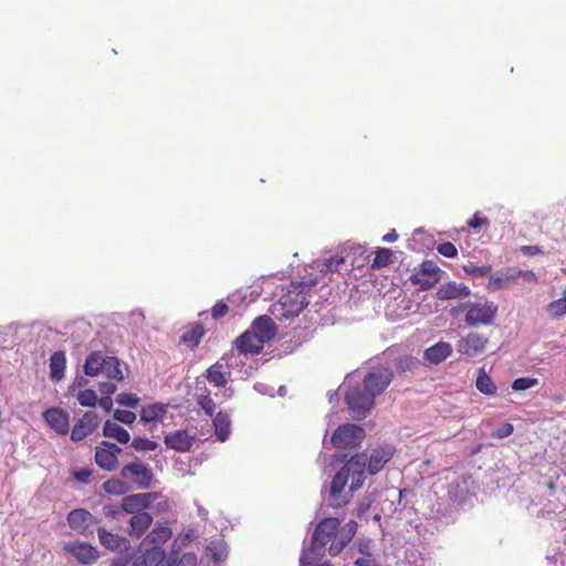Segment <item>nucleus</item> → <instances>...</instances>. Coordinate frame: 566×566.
<instances>
[{
	"instance_id": "nucleus-1",
	"label": "nucleus",
	"mask_w": 566,
	"mask_h": 566,
	"mask_svg": "<svg viewBox=\"0 0 566 566\" xmlns=\"http://www.w3.org/2000/svg\"><path fill=\"white\" fill-rule=\"evenodd\" d=\"M394 453L392 447H385L373 450L369 457L365 452L350 457L332 479L328 505L334 509L347 505L353 493L364 485L366 471L370 475L377 474L391 460Z\"/></svg>"
},
{
	"instance_id": "nucleus-2",
	"label": "nucleus",
	"mask_w": 566,
	"mask_h": 566,
	"mask_svg": "<svg viewBox=\"0 0 566 566\" xmlns=\"http://www.w3.org/2000/svg\"><path fill=\"white\" fill-rule=\"evenodd\" d=\"M339 526L340 522L336 517L322 520L312 535L313 549L324 553L326 545L329 544L328 554L331 556L338 555L354 536V531L352 534L345 535L344 530L339 531Z\"/></svg>"
},
{
	"instance_id": "nucleus-3",
	"label": "nucleus",
	"mask_w": 566,
	"mask_h": 566,
	"mask_svg": "<svg viewBox=\"0 0 566 566\" xmlns=\"http://www.w3.org/2000/svg\"><path fill=\"white\" fill-rule=\"evenodd\" d=\"M345 401L356 419H364L375 406V398L363 388H352L345 395Z\"/></svg>"
},
{
	"instance_id": "nucleus-4",
	"label": "nucleus",
	"mask_w": 566,
	"mask_h": 566,
	"mask_svg": "<svg viewBox=\"0 0 566 566\" xmlns=\"http://www.w3.org/2000/svg\"><path fill=\"white\" fill-rule=\"evenodd\" d=\"M441 270L432 260H424L418 268H415L410 282L419 291H427L433 287L440 280Z\"/></svg>"
},
{
	"instance_id": "nucleus-5",
	"label": "nucleus",
	"mask_w": 566,
	"mask_h": 566,
	"mask_svg": "<svg viewBox=\"0 0 566 566\" xmlns=\"http://www.w3.org/2000/svg\"><path fill=\"white\" fill-rule=\"evenodd\" d=\"M465 323L469 326L490 325L494 322L497 305L493 302H475L467 305Z\"/></svg>"
},
{
	"instance_id": "nucleus-6",
	"label": "nucleus",
	"mask_w": 566,
	"mask_h": 566,
	"mask_svg": "<svg viewBox=\"0 0 566 566\" xmlns=\"http://www.w3.org/2000/svg\"><path fill=\"white\" fill-rule=\"evenodd\" d=\"M365 436V430L361 427L354 423H345L334 431L332 443L338 449L356 448L361 443Z\"/></svg>"
},
{
	"instance_id": "nucleus-7",
	"label": "nucleus",
	"mask_w": 566,
	"mask_h": 566,
	"mask_svg": "<svg viewBox=\"0 0 566 566\" xmlns=\"http://www.w3.org/2000/svg\"><path fill=\"white\" fill-rule=\"evenodd\" d=\"M122 452V448L117 444L103 440L95 448V462L105 471H115L118 468V454Z\"/></svg>"
},
{
	"instance_id": "nucleus-8",
	"label": "nucleus",
	"mask_w": 566,
	"mask_h": 566,
	"mask_svg": "<svg viewBox=\"0 0 566 566\" xmlns=\"http://www.w3.org/2000/svg\"><path fill=\"white\" fill-rule=\"evenodd\" d=\"M392 379V370L388 368L374 369L364 377L363 387L376 398L387 389Z\"/></svg>"
},
{
	"instance_id": "nucleus-9",
	"label": "nucleus",
	"mask_w": 566,
	"mask_h": 566,
	"mask_svg": "<svg viewBox=\"0 0 566 566\" xmlns=\"http://www.w3.org/2000/svg\"><path fill=\"white\" fill-rule=\"evenodd\" d=\"M120 475L124 479H132L140 489L149 488L153 480L151 470L140 461L130 462L124 465L120 470Z\"/></svg>"
},
{
	"instance_id": "nucleus-10",
	"label": "nucleus",
	"mask_w": 566,
	"mask_h": 566,
	"mask_svg": "<svg viewBox=\"0 0 566 566\" xmlns=\"http://www.w3.org/2000/svg\"><path fill=\"white\" fill-rule=\"evenodd\" d=\"M488 343V337L479 333H469L458 340L457 350L462 355L474 357L484 352Z\"/></svg>"
},
{
	"instance_id": "nucleus-11",
	"label": "nucleus",
	"mask_w": 566,
	"mask_h": 566,
	"mask_svg": "<svg viewBox=\"0 0 566 566\" xmlns=\"http://www.w3.org/2000/svg\"><path fill=\"white\" fill-rule=\"evenodd\" d=\"M264 343L254 332L248 329L235 338L234 346L240 354L258 355L262 352Z\"/></svg>"
},
{
	"instance_id": "nucleus-12",
	"label": "nucleus",
	"mask_w": 566,
	"mask_h": 566,
	"mask_svg": "<svg viewBox=\"0 0 566 566\" xmlns=\"http://www.w3.org/2000/svg\"><path fill=\"white\" fill-rule=\"evenodd\" d=\"M99 417L95 411H87L84 416L74 424L71 439L73 441H81L90 433H92L98 426Z\"/></svg>"
},
{
	"instance_id": "nucleus-13",
	"label": "nucleus",
	"mask_w": 566,
	"mask_h": 566,
	"mask_svg": "<svg viewBox=\"0 0 566 566\" xmlns=\"http://www.w3.org/2000/svg\"><path fill=\"white\" fill-rule=\"evenodd\" d=\"M196 436L191 434L188 430H176L165 436L164 442L167 448L177 452L190 451Z\"/></svg>"
},
{
	"instance_id": "nucleus-14",
	"label": "nucleus",
	"mask_w": 566,
	"mask_h": 566,
	"mask_svg": "<svg viewBox=\"0 0 566 566\" xmlns=\"http://www.w3.org/2000/svg\"><path fill=\"white\" fill-rule=\"evenodd\" d=\"M156 499L155 493H138L133 495H126L122 500V510L129 514H136L137 512H144L148 509Z\"/></svg>"
},
{
	"instance_id": "nucleus-15",
	"label": "nucleus",
	"mask_w": 566,
	"mask_h": 566,
	"mask_svg": "<svg viewBox=\"0 0 566 566\" xmlns=\"http://www.w3.org/2000/svg\"><path fill=\"white\" fill-rule=\"evenodd\" d=\"M45 422L59 434H66L70 429L69 413L61 408H50L43 412Z\"/></svg>"
},
{
	"instance_id": "nucleus-16",
	"label": "nucleus",
	"mask_w": 566,
	"mask_h": 566,
	"mask_svg": "<svg viewBox=\"0 0 566 566\" xmlns=\"http://www.w3.org/2000/svg\"><path fill=\"white\" fill-rule=\"evenodd\" d=\"M70 527L78 533H84L88 527L98 523L93 514L87 510L76 509L67 514Z\"/></svg>"
},
{
	"instance_id": "nucleus-17",
	"label": "nucleus",
	"mask_w": 566,
	"mask_h": 566,
	"mask_svg": "<svg viewBox=\"0 0 566 566\" xmlns=\"http://www.w3.org/2000/svg\"><path fill=\"white\" fill-rule=\"evenodd\" d=\"M65 551L72 554L82 564H92L98 557V552L92 545L85 543H69L65 545Z\"/></svg>"
},
{
	"instance_id": "nucleus-18",
	"label": "nucleus",
	"mask_w": 566,
	"mask_h": 566,
	"mask_svg": "<svg viewBox=\"0 0 566 566\" xmlns=\"http://www.w3.org/2000/svg\"><path fill=\"white\" fill-rule=\"evenodd\" d=\"M526 275L533 276L534 274L532 271L524 272L522 270L507 271L506 273L497 272L492 275L490 274V275H488L489 276L488 289L492 290V291L503 289L507 284L515 282L517 277L526 276Z\"/></svg>"
},
{
	"instance_id": "nucleus-19",
	"label": "nucleus",
	"mask_w": 566,
	"mask_h": 566,
	"mask_svg": "<svg viewBox=\"0 0 566 566\" xmlns=\"http://www.w3.org/2000/svg\"><path fill=\"white\" fill-rule=\"evenodd\" d=\"M250 329L266 343L275 336L276 325L271 317L262 315L254 319Z\"/></svg>"
},
{
	"instance_id": "nucleus-20",
	"label": "nucleus",
	"mask_w": 566,
	"mask_h": 566,
	"mask_svg": "<svg viewBox=\"0 0 566 566\" xmlns=\"http://www.w3.org/2000/svg\"><path fill=\"white\" fill-rule=\"evenodd\" d=\"M452 354V346L447 342H439L427 348L423 353L426 361L438 365L446 360Z\"/></svg>"
},
{
	"instance_id": "nucleus-21",
	"label": "nucleus",
	"mask_w": 566,
	"mask_h": 566,
	"mask_svg": "<svg viewBox=\"0 0 566 566\" xmlns=\"http://www.w3.org/2000/svg\"><path fill=\"white\" fill-rule=\"evenodd\" d=\"M153 517L147 512H137L129 521V535L139 538L151 525Z\"/></svg>"
},
{
	"instance_id": "nucleus-22",
	"label": "nucleus",
	"mask_w": 566,
	"mask_h": 566,
	"mask_svg": "<svg viewBox=\"0 0 566 566\" xmlns=\"http://www.w3.org/2000/svg\"><path fill=\"white\" fill-rule=\"evenodd\" d=\"M470 291L467 286L457 284L455 282H448L442 284L437 291V298L447 301L458 298L461 296H468Z\"/></svg>"
},
{
	"instance_id": "nucleus-23",
	"label": "nucleus",
	"mask_w": 566,
	"mask_h": 566,
	"mask_svg": "<svg viewBox=\"0 0 566 566\" xmlns=\"http://www.w3.org/2000/svg\"><path fill=\"white\" fill-rule=\"evenodd\" d=\"M66 367L65 352L56 350L51 355L50 358V376L54 381H60L64 377Z\"/></svg>"
},
{
	"instance_id": "nucleus-24",
	"label": "nucleus",
	"mask_w": 566,
	"mask_h": 566,
	"mask_svg": "<svg viewBox=\"0 0 566 566\" xmlns=\"http://www.w3.org/2000/svg\"><path fill=\"white\" fill-rule=\"evenodd\" d=\"M103 434L107 438L115 439L119 443L126 444L130 440L129 432L117 422L106 420L103 427Z\"/></svg>"
},
{
	"instance_id": "nucleus-25",
	"label": "nucleus",
	"mask_w": 566,
	"mask_h": 566,
	"mask_svg": "<svg viewBox=\"0 0 566 566\" xmlns=\"http://www.w3.org/2000/svg\"><path fill=\"white\" fill-rule=\"evenodd\" d=\"M105 355H103L101 352H93L91 353L84 364V373L87 376L95 377L102 374L103 366L106 360Z\"/></svg>"
},
{
	"instance_id": "nucleus-26",
	"label": "nucleus",
	"mask_w": 566,
	"mask_h": 566,
	"mask_svg": "<svg viewBox=\"0 0 566 566\" xmlns=\"http://www.w3.org/2000/svg\"><path fill=\"white\" fill-rule=\"evenodd\" d=\"M214 433L218 440L226 441L230 436L231 420L230 416L224 411H219L212 419Z\"/></svg>"
},
{
	"instance_id": "nucleus-27",
	"label": "nucleus",
	"mask_w": 566,
	"mask_h": 566,
	"mask_svg": "<svg viewBox=\"0 0 566 566\" xmlns=\"http://www.w3.org/2000/svg\"><path fill=\"white\" fill-rule=\"evenodd\" d=\"M475 386L476 389L485 396H495L497 392L496 385L494 384L492 378L486 374L484 367L478 370Z\"/></svg>"
},
{
	"instance_id": "nucleus-28",
	"label": "nucleus",
	"mask_w": 566,
	"mask_h": 566,
	"mask_svg": "<svg viewBox=\"0 0 566 566\" xmlns=\"http://www.w3.org/2000/svg\"><path fill=\"white\" fill-rule=\"evenodd\" d=\"M203 334L205 328L202 324L195 323L181 335L180 342L190 348H195L199 345Z\"/></svg>"
},
{
	"instance_id": "nucleus-29",
	"label": "nucleus",
	"mask_w": 566,
	"mask_h": 566,
	"mask_svg": "<svg viewBox=\"0 0 566 566\" xmlns=\"http://www.w3.org/2000/svg\"><path fill=\"white\" fill-rule=\"evenodd\" d=\"M102 374H104L109 380L120 382L124 376L118 358L114 356H107L103 366Z\"/></svg>"
},
{
	"instance_id": "nucleus-30",
	"label": "nucleus",
	"mask_w": 566,
	"mask_h": 566,
	"mask_svg": "<svg viewBox=\"0 0 566 566\" xmlns=\"http://www.w3.org/2000/svg\"><path fill=\"white\" fill-rule=\"evenodd\" d=\"M167 412V407L163 403H154L143 407L140 418L144 422H151L161 419Z\"/></svg>"
},
{
	"instance_id": "nucleus-31",
	"label": "nucleus",
	"mask_w": 566,
	"mask_h": 566,
	"mask_svg": "<svg viewBox=\"0 0 566 566\" xmlns=\"http://www.w3.org/2000/svg\"><path fill=\"white\" fill-rule=\"evenodd\" d=\"M97 535L101 544L112 551L119 549L123 544V538L116 534L108 532L105 527L97 528Z\"/></svg>"
},
{
	"instance_id": "nucleus-32",
	"label": "nucleus",
	"mask_w": 566,
	"mask_h": 566,
	"mask_svg": "<svg viewBox=\"0 0 566 566\" xmlns=\"http://www.w3.org/2000/svg\"><path fill=\"white\" fill-rule=\"evenodd\" d=\"M207 379L216 387H224L228 382L226 371L220 363H216L207 369Z\"/></svg>"
},
{
	"instance_id": "nucleus-33",
	"label": "nucleus",
	"mask_w": 566,
	"mask_h": 566,
	"mask_svg": "<svg viewBox=\"0 0 566 566\" xmlns=\"http://www.w3.org/2000/svg\"><path fill=\"white\" fill-rule=\"evenodd\" d=\"M206 554L213 562H221L227 555V546L223 541H212L207 545Z\"/></svg>"
},
{
	"instance_id": "nucleus-34",
	"label": "nucleus",
	"mask_w": 566,
	"mask_h": 566,
	"mask_svg": "<svg viewBox=\"0 0 566 566\" xmlns=\"http://www.w3.org/2000/svg\"><path fill=\"white\" fill-rule=\"evenodd\" d=\"M170 537L171 530L167 525H158L146 536V541L160 545L166 543Z\"/></svg>"
},
{
	"instance_id": "nucleus-35",
	"label": "nucleus",
	"mask_w": 566,
	"mask_h": 566,
	"mask_svg": "<svg viewBox=\"0 0 566 566\" xmlns=\"http://www.w3.org/2000/svg\"><path fill=\"white\" fill-rule=\"evenodd\" d=\"M392 262V251L388 248H378L371 262L373 269H382Z\"/></svg>"
},
{
	"instance_id": "nucleus-36",
	"label": "nucleus",
	"mask_w": 566,
	"mask_h": 566,
	"mask_svg": "<svg viewBox=\"0 0 566 566\" xmlns=\"http://www.w3.org/2000/svg\"><path fill=\"white\" fill-rule=\"evenodd\" d=\"M103 490L111 495H124L128 492V485L119 479H109L104 482Z\"/></svg>"
},
{
	"instance_id": "nucleus-37",
	"label": "nucleus",
	"mask_w": 566,
	"mask_h": 566,
	"mask_svg": "<svg viewBox=\"0 0 566 566\" xmlns=\"http://www.w3.org/2000/svg\"><path fill=\"white\" fill-rule=\"evenodd\" d=\"M78 403L83 407H95L98 398L93 389H82L76 394Z\"/></svg>"
},
{
	"instance_id": "nucleus-38",
	"label": "nucleus",
	"mask_w": 566,
	"mask_h": 566,
	"mask_svg": "<svg viewBox=\"0 0 566 566\" xmlns=\"http://www.w3.org/2000/svg\"><path fill=\"white\" fill-rule=\"evenodd\" d=\"M547 312L552 317H559L566 314V287L563 297L548 304Z\"/></svg>"
},
{
	"instance_id": "nucleus-39",
	"label": "nucleus",
	"mask_w": 566,
	"mask_h": 566,
	"mask_svg": "<svg viewBox=\"0 0 566 566\" xmlns=\"http://www.w3.org/2000/svg\"><path fill=\"white\" fill-rule=\"evenodd\" d=\"M324 555L323 552H316L313 549V545L311 544V547L303 552L301 556V566H316L317 560Z\"/></svg>"
},
{
	"instance_id": "nucleus-40",
	"label": "nucleus",
	"mask_w": 566,
	"mask_h": 566,
	"mask_svg": "<svg viewBox=\"0 0 566 566\" xmlns=\"http://www.w3.org/2000/svg\"><path fill=\"white\" fill-rule=\"evenodd\" d=\"M462 269L467 274H470V275H473L476 277H485V276L490 275L491 270H492L491 265L478 266V265L473 264L472 262L464 264L462 266Z\"/></svg>"
},
{
	"instance_id": "nucleus-41",
	"label": "nucleus",
	"mask_w": 566,
	"mask_h": 566,
	"mask_svg": "<svg viewBox=\"0 0 566 566\" xmlns=\"http://www.w3.org/2000/svg\"><path fill=\"white\" fill-rule=\"evenodd\" d=\"M197 403L209 417H212L216 409V403L209 394H201L197 397Z\"/></svg>"
},
{
	"instance_id": "nucleus-42",
	"label": "nucleus",
	"mask_w": 566,
	"mask_h": 566,
	"mask_svg": "<svg viewBox=\"0 0 566 566\" xmlns=\"http://www.w3.org/2000/svg\"><path fill=\"white\" fill-rule=\"evenodd\" d=\"M537 384H538L537 378L521 377V378H516L512 382V389L514 391H523V390L530 389L532 387H535Z\"/></svg>"
},
{
	"instance_id": "nucleus-43",
	"label": "nucleus",
	"mask_w": 566,
	"mask_h": 566,
	"mask_svg": "<svg viewBox=\"0 0 566 566\" xmlns=\"http://www.w3.org/2000/svg\"><path fill=\"white\" fill-rule=\"evenodd\" d=\"M345 259L340 255L332 256L324 261L322 272L325 273H333L338 271L339 266L344 264Z\"/></svg>"
},
{
	"instance_id": "nucleus-44",
	"label": "nucleus",
	"mask_w": 566,
	"mask_h": 566,
	"mask_svg": "<svg viewBox=\"0 0 566 566\" xmlns=\"http://www.w3.org/2000/svg\"><path fill=\"white\" fill-rule=\"evenodd\" d=\"M132 447L139 451H154L157 448V443L150 439L137 437L133 440Z\"/></svg>"
},
{
	"instance_id": "nucleus-45",
	"label": "nucleus",
	"mask_w": 566,
	"mask_h": 566,
	"mask_svg": "<svg viewBox=\"0 0 566 566\" xmlns=\"http://www.w3.org/2000/svg\"><path fill=\"white\" fill-rule=\"evenodd\" d=\"M114 419L125 424H132L136 420V415L129 410L117 409L114 412Z\"/></svg>"
},
{
	"instance_id": "nucleus-46",
	"label": "nucleus",
	"mask_w": 566,
	"mask_h": 566,
	"mask_svg": "<svg viewBox=\"0 0 566 566\" xmlns=\"http://www.w3.org/2000/svg\"><path fill=\"white\" fill-rule=\"evenodd\" d=\"M437 251L446 258H455L458 249L452 242H443L437 247Z\"/></svg>"
},
{
	"instance_id": "nucleus-47",
	"label": "nucleus",
	"mask_w": 566,
	"mask_h": 566,
	"mask_svg": "<svg viewBox=\"0 0 566 566\" xmlns=\"http://www.w3.org/2000/svg\"><path fill=\"white\" fill-rule=\"evenodd\" d=\"M116 401L119 405L134 408L137 406L139 399L133 394H119Z\"/></svg>"
},
{
	"instance_id": "nucleus-48",
	"label": "nucleus",
	"mask_w": 566,
	"mask_h": 566,
	"mask_svg": "<svg viewBox=\"0 0 566 566\" xmlns=\"http://www.w3.org/2000/svg\"><path fill=\"white\" fill-rule=\"evenodd\" d=\"M229 312V306L223 301H218L211 308V316L219 319L226 316Z\"/></svg>"
},
{
	"instance_id": "nucleus-49",
	"label": "nucleus",
	"mask_w": 566,
	"mask_h": 566,
	"mask_svg": "<svg viewBox=\"0 0 566 566\" xmlns=\"http://www.w3.org/2000/svg\"><path fill=\"white\" fill-rule=\"evenodd\" d=\"M117 384L116 381L114 380H109V381H106V382H101L98 385V390L101 392L102 396H109L112 397L116 390H117Z\"/></svg>"
},
{
	"instance_id": "nucleus-50",
	"label": "nucleus",
	"mask_w": 566,
	"mask_h": 566,
	"mask_svg": "<svg viewBox=\"0 0 566 566\" xmlns=\"http://www.w3.org/2000/svg\"><path fill=\"white\" fill-rule=\"evenodd\" d=\"M513 424H511L510 422H504L496 429V431L493 433V437L496 439H503L511 436L513 433Z\"/></svg>"
},
{
	"instance_id": "nucleus-51",
	"label": "nucleus",
	"mask_w": 566,
	"mask_h": 566,
	"mask_svg": "<svg viewBox=\"0 0 566 566\" xmlns=\"http://www.w3.org/2000/svg\"><path fill=\"white\" fill-rule=\"evenodd\" d=\"M488 222V218L482 217L480 212H475L467 223L470 228L478 229L486 224Z\"/></svg>"
},
{
	"instance_id": "nucleus-52",
	"label": "nucleus",
	"mask_w": 566,
	"mask_h": 566,
	"mask_svg": "<svg viewBox=\"0 0 566 566\" xmlns=\"http://www.w3.org/2000/svg\"><path fill=\"white\" fill-rule=\"evenodd\" d=\"M297 297H301L300 302H297L296 304L292 305V307L286 311V315L287 316H295V315H297L307 305V302H305V296L304 295H298L297 294Z\"/></svg>"
},
{
	"instance_id": "nucleus-53",
	"label": "nucleus",
	"mask_w": 566,
	"mask_h": 566,
	"mask_svg": "<svg viewBox=\"0 0 566 566\" xmlns=\"http://www.w3.org/2000/svg\"><path fill=\"white\" fill-rule=\"evenodd\" d=\"M73 476L76 481L88 483L92 476V471L88 469H80L73 473Z\"/></svg>"
},
{
	"instance_id": "nucleus-54",
	"label": "nucleus",
	"mask_w": 566,
	"mask_h": 566,
	"mask_svg": "<svg viewBox=\"0 0 566 566\" xmlns=\"http://www.w3.org/2000/svg\"><path fill=\"white\" fill-rule=\"evenodd\" d=\"M418 361L413 357H405L399 360V368L401 370H411L417 366Z\"/></svg>"
},
{
	"instance_id": "nucleus-55",
	"label": "nucleus",
	"mask_w": 566,
	"mask_h": 566,
	"mask_svg": "<svg viewBox=\"0 0 566 566\" xmlns=\"http://www.w3.org/2000/svg\"><path fill=\"white\" fill-rule=\"evenodd\" d=\"M521 251L527 256H534L543 253V250L537 245H523Z\"/></svg>"
},
{
	"instance_id": "nucleus-56",
	"label": "nucleus",
	"mask_w": 566,
	"mask_h": 566,
	"mask_svg": "<svg viewBox=\"0 0 566 566\" xmlns=\"http://www.w3.org/2000/svg\"><path fill=\"white\" fill-rule=\"evenodd\" d=\"M97 403L99 405L101 408L108 412L112 410L113 399L109 396H102L101 399H98Z\"/></svg>"
},
{
	"instance_id": "nucleus-57",
	"label": "nucleus",
	"mask_w": 566,
	"mask_h": 566,
	"mask_svg": "<svg viewBox=\"0 0 566 566\" xmlns=\"http://www.w3.org/2000/svg\"><path fill=\"white\" fill-rule=\"evenodd\" d=\"M355 566H378L377 563L370 557H359L355 562Z\"/></svg>"
},
{
	"instance_id": "nucleus-58",
	"label": "nucleus",
	"mask_w": 566,
	"mask_h": 566,
	"mask_svg": "<svg viewBox=\"0 0 566 566\" xmlns=\"http://www.w3.org/2000/svg\"><path fill=\"white\" fill-rule=\"evenodd\" d=\"M87 384H88V380L86 378L77 377L73 381L72 386L70 387V390H73L75 387H80V388L85 387Z\"/></svg>"
},
{
	"instance_id": "nucleus-59",
	"label": "nucleus",
	"mask_w": 566,
	"mask_h": 566,
	"mask_svg": "<svg viewBox=\"0 0 566 566\" xmlns=\"http://www.w3.org/2000/svg\"><path fill=\"white\" fill-rule=\"evenodd\" d=\"M369 507H370V502H368V503H364V502L360 503L358 505V507H357V516L361 517L366 512H368Z\"/></svg>"
},
{
	"instance_id": "nucleus-60",
	"label": "nucleus",
	"mask_w": 566,
	"mask_h": 566,
	"mask_svg": "<svg viewBox=\"0 0 566 566\" xmlns=\"http://www.w3.org/2000/svg\"><path fill=\"white\" fill-rule=\"evenodd\" d=\"M398 239V234L396 232V230H391L389 233H387L386 235L382 237V240L385 242H394Z\"/></svg>"
},
{
	"instance_id": "nucleus-61",
	"label": "nucleus",
	"mask_w": 566,
	"mask_h": 566,
	"mask_svg": "<svg viewBox=\"0 0 566 566\" xmlns=\"http://www.w3.org/2000/svg\"><path fill=\"white\" fill-rule=\"evenodd\" d=\"M347 526H348L347 532H345V531H344V534H345V535H349V534H352V531H354V533L356 532V527H357L356 522L352 521V522H349V523L347 524Z\"/></svg>"
},
{
	"instance_id": "nucleus-62",
	"label": "nucleus",
	"mask_w": 566,
	"mask_h": 566,
	"mask_svg": "<svg viewBox=\"0 0 566 566\" xmlns=\"http://www.w3.org/2000/svg\"><path fill=\"white\" fill-rule=\"evenodd\" d=\"M130 566H146V560L145 559H136L132 563Z\"/></svg>"
},
{
	"instance_id": "nucleus-63",
	"label": "nucleus",
	"mask_w": 566,
	"mask_h": 566,
	"mask_svg": "<svg viewBox=\"0 0 566 566\" xmlns=\"http://www.w3.org/2000/svg\"><path fill=\"white\" fill-rule=\"evenodd\" d=\"M318 566H333V565H332L329 562H324V563H322V564H321V565H318Z\"/></svg>"
},
{
	"instance_id": "nucleus-64",
	"label": "nucleus",
	"mask_w": 566,
	"mask_h": 566,
	"mask_svg": "<svg viewBox=\"0 0 566 566\" xmlns=\"http://www.w3.org/2000/svg\"><path fill=\"white\" fill-rule=\"evenodd\" d=\"M282 305L285 307L287 305V298L282 303Z\"/></svg>"
}]
</instances>
